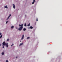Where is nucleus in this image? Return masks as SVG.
<instances>
[{"label": "nucleus", "mask_w": 62, "mask_h": 62, "mask_svg": "<svg viewBox=\"0 0 62 62\" xmlns=\"http://www.w3.org/2000/svg\"><path fill=\"white\" fill-rule=\"evenodd\" d=\"M23 24H22L21 25L19 24V26L20 27L18 29V30L19 31H21L23 28Z\"/></svg>", "instance_id": "1"}, {"label": "nucleus", "mask_w": 62, "mask_h": 62, "mask_svg": "<svg viewBox=\"0 0 62 62\" xmlns=\"http://www.w3.org/2000/svg\"><path fill=\"white\" fill-rule=\"evenodd\" d=\"M24 39V35L23 34L22 35V37L21 38V40H23Z\"/></svg>", "instance_id": "2"}, {"label": "nucleus", "mask_w": 62, "mask_h": 62, "mask_svg": "<svg viewBox=\"0 0 62 62\" xmlns=\"http://www.w3.org/2000/svg\"><path fill=\"white\" fill-rule=\"evenodd\" d=\"M13 5V7L14 9L15 8V4H12Z\"/></svg>", "instance_id": "3"}, {"label": "nucleus", "mask_w": 62, "mask_h": 62, "mask_svg": "<svg viewBox=\"0 0 62 62\" xmlns=\"http://www.w3.org/2000/svg\"><path fill=\"white\" fill-rule=\"evenodd\" d=\"M7 43H6L5 42H3L2 43V45L3 46H5V45H6V44Z\"/></svg>", "instance_id": "4"}, {"label": "nucleus", "mask_w": 62, "mask_h": 62, "mask_svg": "<svg viewBox=\"0 0 62 62\" xmlns=\"http://www.w3.org/2000/svg\"><path fill=\"white\" fill-rule=\"evenodd\" d=\"M8 43H6L5 44V45L7 48H8Z\"/></svg>", "instance_id": "5"}, {"label": "nucleus", "mask_w": 62, "mask_h": 62, "mask_svg": "<svg viewBox=\"0 0 62 62\" xmlns=\"http://www.w3.org/2000/svg\"><path fill=\"white\" fill-rule=\"evenodd\" d=\"M10 16H11V14H10L9 16H8V18H7V20H8V19L10 18Z\"/></svg>", "instance_id": "6"}, {"label": "nucleus", "mask_w": 62, "mask_h": 62, "mask_svg": "<svg viewBox=\"0 0 62 62\" xmlns=\"http://www.w3.org/2000/svg\"><path fill=\"white\" fill-rule=\"evenodd\" d=\"M4 8H6L7 9H8V7L7 5H6L4 6Z\"/></svg>", "instance_id": "7"}, {"label": "nucleus", "mask_w": 62, "mask_h": 62, "mask_svg": "<svg viewBox=\"0 0 62 62\" xmlns=\"http://www.w3.org/2000/svg\"><path fill=\"white\" fill-rule=\"evenodd\" d=\"M2 33H0V39L2 38Z\"/></svg>", "instance_id": "8"}, {"label": "nucleus", "mask_w": 62, "mask_h": 62, "mask_svg": "<svg viewBox=\"0 0 62 62\" xmlns=\"http://www.w3.org/2000/svg\"><path fill=\"white\" fill-rule=\"evenodd\" d=\"M23 43H20L19 45V46H22V45H23Z\"/></svg>", "instance_id": "9"}, {"label": "nucleus", "mask_w": 62, "mask_h": 62, "mask_svg": "<svg viewBox=\"0 0 62 62\" xmlns=\"http://www.w3.org/2000/svg\"><path fill=\"white\" fill-rule=\"evenodd\" d=\"M35 2V0H33V2L32 3V4H34Z\"/></svg>", "instance_id": "10"}, {"label": "nucleus", "mask_w": 62, "mask_h": 62, "mask_svg": "<svg viewBox=\"0 0 62 62\" xmlns=\"http://www.w3.org/2000/svg\"><path fill=\"white\" fill-rule=\"evenodd\" d=\"M5 54V53H4V52H2L1 53V54L2 55H4Z\"/></svg>", "instance_id": "11"}, {"label": "nucleus", "mask_w": 62, "mask_h": 62, "mask_svg": "<svg viewBox=\"0 0 62 62\" xmlns=\"http://www.w3.org/2000/svg\"><path fill=\"white\" fill-rule=\"evenodd\" d=\"M14 28V26H12L11 27V29H13Z\"/></svg>", "instance_id": "12"}, {"label": "nucleus", "mask_w": 62, "mask_h": 62, "mask_svg": "<svg viewBox=\"0 0 62 62\" xmlns=\"http://www.w3.org/2000/svg\"><path fill=\"white\" fill-rule=\"evenodd\" d=\"M23 31H25V30H26V29L24 28L23 29Z\"/></svg>", "instance_id": "13"}, {"label": "nucleus", "mask_w": 62, "mask_h": 62, "mask_svg": "<svg viewBox=\"0 0 62 62\" xmlns=\"http://www.w3.org/2000/svg\"><path fill=\"white\" fill-rule=\"evenodd\" d=\"M30 39V37H28L27 38V39Z\"/></svg>", "instance_id": "14"}, {"label": "nucleus", "mask_w": 62, "mask_h": 62, "mask_svg": "<svg viewBox=\"0 0 62 62\" xmlns=\"http://www.w3.org/2000/svg\"><path fill=\"white\" fill-rule=\"evenodd\" d=\"M30 28L31 29H33V27H32V26H31L30 27Z\"/></svg>", "instance_id": "15"}, {"label": "nucleus", "mask_w": 62, "mask_h": 62, "mask_svg": "<svg viewBox=\"0 0 62 62\" xmlns=\"http://www.w3.org/2000/svg\"><path fill=\"white\" fill-rule=\"evenodd\" d=\"M30 25V23H29V24L27 25L28 26H29Z\"/></svg>", "instance_id": "16"}, {"label": "nucleus", "mask_w": 62, "mask_h": 62, "mask_svg": "<svg viewBox=\"0 0 62 62\" xmlns=\"http://www.w3.org/2000/svg\"><path fill=\"white\" fill-rule=\"evenodd\" d=\"M24 26H26V23H25V24H24Z\"/></svg>", "instance_id": "17"}, {"label": "nucleus", "mask_w": 62, "mask_h": 62, "mask_svg": "<svg viewBox=\"0 0 62 62\" xmlns=\"http://www.w3.org/2000/svg\"><path fill=\"white\" fill-rule=\"evenodd\" d=\"M9 39H7V41H9Z\"/></svg>", "instance_id": "18"}, {"label": "nucleus", "mask_w": 62, "mask_h": 62, "mask_svg": "<svg viewBox=\"0 0 62 62\" xmlns=\"http://www.w3.org/2000/svg\"><path fill=\"white\" fill-rule=\"evenodd\" d=\"M13 45H14V44H12V45H11V46H12Z\"/></svg>", "instance_id": "19"}, {"label": "nucleus", "mask_w": 62, "mask_h": 62, "mask_svg": "<svg viewBox=\"0 0 62 62\" xmlns=\"http://www.w3.org/2000/svg\"><path fill=\"white\" fill-rule=\"evenodd\" d=\"M16 58H18V56H17L16 57Z\"/></svg>", "instance_id": "20"}, {"label": "nucleus", "mask_w": 62, "mask_h": 62, "mask_svg": "<svg viewBox=\"0 0 62 62\" xmlns=\"http://www.w3.org/2000/svg\"><path fill=\"white\" fill-rule=\"evenodd\" d=\"M5 62H8V60H7Z\"/></svg>", "instance_id": "21"}, {"label": "nucleus", "mask_w": 62, "mask_h": 62, "mask_svg": "<svg viewBox=\"0 0 62 62\" xmlns=\"http://www.w3.org/2000/svg\"><path fill=\"white\" fill-rule=\"evenodd\" d=\"M8 23V21H7L6 22V23Z\"/></svg>", "instance_id": "22"}, {"label": "nucleus", "mask_w": 62, "mask_h": 62, "mask_svg": "<svg viewBox=\"0 0 62 62\" xmlns=\"http://www.w3.org/2000/svg\"><path fill=\"white\" fill-rule=\"evenodd\" d=\"M3 46L2 47V48H4V46H3Z\"/></svg>", "instance_id": "23"}, {"label": "nucleus", "mask_w": 62, "mask_h": 62, "mask_svg": "<svg viewBox=\"0 0 62 62\" xmlns=\"http://www.w3.org/2000/svg\"><path fill=\"white\" fill-rule=\"evenodd\" d=\"M38 21V18H37V19H36V21Z\"/></svg>", "instance_id": "24"}, {"label": "nucleus", "mask_w": 62, "mask_h": 62, "mask_svg": "<svg viewBox=\"0 0 62 62\" xmlns=\"http://www.w3.org/2000/svg\"><path fill=\"white\" fill-rule=\"evenodd\" d=\"M28 28V29H30V27Z\"/></svg>", "instance_id": "25"}, {"label": "nucleus", "mask_w": 62, "mask_h": 62, "mask_svg": "<svg viewBox=\"0 0 62 62\" xmlns=\"http://www.w3.org/2000/svg\"><path fill=\"white\" fill-rule=\"evenodd\" d=\"M1 45H2L1 44L0 45V46H1Z\"/></svg>", "instance_id": "26"}, {"label": "nucleus", "mask_w": 62, "mask_h": 62, "mask_svg": "<svg viewBox=\"0 0 62 62\" xmlns=\"http://www.w3.org/2000/svg\"><path fill=\"white\" fill-rule=\"evenodd\" d=\"M16 29H18V28L17 27L16 28Z\"/></svg>", "instance_id": "27"}, {"label": "nucleus", "mask_w": 62, "mask_h": 62, "mask_svg": "<svg viewBox=\"0 0 62 62\" xmlns=\"http://www.w3.org/2000/svg\"><path fill=\"white\" fill-rule=\"evenodd\" d=\"M21 41H20V42H21Z\"/></svg>", "instance_id": "28"}, {"label": "nucleus", "mask_w": 62, "mask_h": 62, "mask_svg": "<svg viewBox=\"0 0 62 62\" xmlns=\"http://www.w3.org/2000/svg\"><path fill=\"white\" fill-rule=\"evenodd\" d=\"M25 16H26V15H25Z\"/></svg>", "instance_id": "29"}, {"label": "nucleus", "mask_w": 62, "mask_h": 62, "mask_svg": "<svg viewBox=\"0 0 62 62\" xmlns=\"http://www.w3.org/2000/svg\"><path fill=\"white\" fill-rule=\"evenodd\" d=\"M27 1V0H26Z\"/></svg>", "instance_id": "30"}]
</instances>
